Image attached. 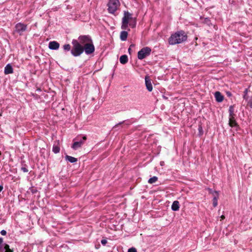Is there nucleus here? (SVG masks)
<instances>
[{
    "label": "nucleus",
    "mask_w": 252,
    "mask_h": 252,
    "mask_svg": "<svg viewBox=\"0 0 252 252\" xmlns=\"http://www.w3.org/2000/svg\"><path fill=\"white\" fill-rule=\"evenodd\" d=\"M188 36L186 32L182 30L177 31L172 34L168 39L170 45H175L181 43L187 40Z\"/></svg>",
    "instance_id": "f257e3e1"
},
{
    "label": "nucleus",
    "mask_w": 252,
    "mask_h": 252,
    "mask_svg": "<svg viewBox=\"0 0 252 252\" xmlns=\"http://www.w3.org/2000/svg\"><path fill=\"white\" fill-rule=\"evenodd\" d=\"M72 47L71 50V54L74 57L80 56L83 53V46L77 39H73L71 42Z\"/></svg>",
    "instance_id": "f03ea898"
},
{
    "label": "nucleus",
    "mask_w": 252,
    "mask_h": 252,
    "mask_svg": "<svg viewBox=\"0 0 252 252\" xmlns=\"http://www.w3.org/2000/svg\"><path fill=\"white\" fill-rule=\"evenodd\" d=\"M120 5L119 0H109L107 6L108 11L110 13L114 14Z\"/></svg>",
    "instance_id": "7ed1b4c3"
},
{
    "label": "nucleus",
    "mask_w": 252,
    "mask_h": 252,
    "mask_svg": "<svg viewBox=\"0 0 252 252\" xmlns=\"http://www.w3.org/2000/svg\"><path fill=\"white\" fill-rule=\"evenodd\" d=\"M152 50L149 47H145L142 48L137 54L138 59L143 60L146 57L149 56L151 53Z\"/></svg>",
    "instance_id": "20e7f679"
},
{
    "label": "nucleus",
    "mask_w": 252,
    "mask_h": 252,
    "mask_svg": "<svg viewBox=\"0 0 252 252\" xmlns=\"http://www.w3.org/2000/svg\"><path fill=\"white\" fill-rule=\"evenodd\" d=\"M77 40L83 46H85L86 44H89L93 42L91 36L88 35H80L79 36Z\"/></svg>",
    "instance_id": "39448f33"
},
{
    "label": "nucleus",
    "mask_w": 252,
    "mask_h": 252,
    "mask_svg": "<svg viewBox=\"0 0 252 252\" xmlns=\"http://www.w3.org/2000/svg\"><path fill=\"white\" fill-rule=\"evenodd\" d=\"M15 32L22 35L24 32L27 31V25L22 23H18L15 25Z\"/></svg>",
    "instance_id": "423d86ee"
},
{
    "label": "nucleus",
    "mask_w": 252,
    "mask_h": 252,
    "mask_svg": "<svg viewBox=\"0 0 252 252\" xmlns=\"http://www.w3.org/2000/svg\"><path fill=\"white\" fill-rule=\"evenodd\" d=\"M83 52L85 51L87 55L92 54L94 52L95 48L93 42L86 46H83Z\"/></svg>",
    "instance_id": "0eeeda50"
},
{
    "label": "nucleus",
    "mask_w": 252,
    "mask_h": 252,
    "mask_svg": "<svg viewBox=\"0 0 252 252\" xmlns=\"http://www.w3.org/2000/svg\"><path fill=\"white\" fill-rule=\"evenodd\" d=\"M86 137L84 136L83 137L82 140L74 142L71 146L72 148L76 150L78 148L81 147V146L83 145L84 141L86 140Z\"/></svg>",
    "instance_id": "6e6552de"
},
{
    "label": "nucleus",
    "mask_w": 252,
    "mask_h": 252,
    "mask_svg": "<svg viewBox=\"0 0 252 252\" xmlns=\"http://www.w3.org/2000/svg\"><path fill=\"white\" fill-rule=\"evenodd\" d=\"M210 193H212L214 198L213 199V205L214 207H216L218 205V192L217 191H213L211 189H209Z\"/></svg>",
    "instance_id": "1a4fd4ad"
},
{
    "label": "nucleus",
    "mask_w": 252,
    "mask_h": 252,
    "mask_svg": "<svg viewBox=\"0 0 252 252\" xmlns=\"http://www.w3.org/2000/svg\"><path fill=\"white\" fill-rule=\"evenodd\" d=\"M145 80L147 89L149 92H151L153 90V86L149 77L146 76L145 78Z\"/></svg>",
    "instance_id": "9d476101"
},
{
    "label": "nucleus",
    "mask_w": 252,
    "mask_h": 252,
    "mask_svg": "<svg viewBox=\"0 0 252 252\" xmlns=\"http://www.w3.org/2000/svg\"><path fill=\"white\" fill-rule=\"evenodd\" d=\"M48 47L51 50H57L59 48L60 44L55 41H51L49 43Z\"/></svg>",
    "instance_id": "9b49d317"
},
{
    "label": "nucleus",
    "mask_w": 252,
    "mask_h": 252,
    "mask_svg": "<svg viewBox=\"0 0 252 252\" xmlns=\"http://www.w3.org/2000/svg\"><path fill=\"white\" fill-rule=\"evenodd\" d=\"M124 17L122 18V21H124L125 19L128 23L131 20H132L134 18L132 17V14L128 11H124Z\"/></svg>",
    "instance_id": "f8f14e48"
},
{
    "label": "nucleus",
    "mask_w": 252,
    "mask_h": 252,
    "mask_svg": "<svg viewBox=\"0 0 252 252\" xmlns=\"http://www.w3.org/2000/svg\"><path fill=\"white\" fill-rule=\"evenodd\" d=\"M214 95H215L216 100L218 102H221L224 99V96L219 91L215 92Z\"/></svg>",
    "instance_id": "ddd939ff"
},
{
    "label": "nucleus",
    "mask_w": 252,
    "mask_h": 252,
    "mask_svg": "<svg viewBox=\"0 0 252 252\" xmlns=\"http://www.w3.org/2000/svg\"><path fill=\"white\" fill-rule=\"evenodd\" d=\"M4 72L5 74H11L13 72V69L12 65L8 63L4 67Z\"/></svg>",
    "instance_id": "4468645a"
},
{
    "label": "nucleus",
    "mask_w": 252,
    "mask_h": 252,
    "mask_svg": "<svg viewBox=\"0 0 252 252\" xmlns=\"http://www.w3.org/2000/svg\"><path fill=\"white\" fill-rule=\"evenodd\" d=\"M229 125L231 127H239V126L238 125L235 119V117H233V118L231 117H229Z\"/></svg>",
    "instance_id": "2eb2a0df"
},
{
    "label": "nucleus",
    "mask_w": 252,
    "mask_h": 252,
    "mask_svg": "<svg viewBox=\"0 0 252 252\" xmlns=\"http://www.w3.org/2000/svg\"><path fill=\"white\" fill-rule=\"evenodd\" d=\"M180 208L179 202L178 201H174L171 206V209L174 211L179 210Z\"/></svg>",
    "instance_id": "dca6fc26"
},
{
    "label": "nucleus",
    "mask_w": 252,
    "mask_h": 252,
    "mask_svg": "<svg viewBox=\"0 0 252 252\" xmlns=\"http://www.w3.org/2000/svg\"><path fill=\"white\" fill-rule=\"evenodd\" d=\"M128 33L125 31H123L120 33V39L122 41H126L127 39Z\"/></svg>",
    "instance_id": "f3484780"
},
{
    "label": "nucleus",
    "mask_w": 252,
    "mask_h": 252,
    "mask_svg": "<svg viewBox=\"0 0 252 252\" xmlns=\"http://www.w3.org/2000/svg\"><path fill=\"white\" fill-rule=\"evenodd\" d=\"M120 62L123 64H125L127 63L128 62L127 56L126 55L121 56L120 58Z\"/></svg>",
    "instance_id": "a211bd4d"
},
{
    "label": "nucleus",
    "mask_w": 252,
    "mask_h": 252,
    "mask_svg": "<svg viewBox=\"0 0 252 252\" xmlns=\"http://www.w3.org/2000/svg\"><path fill=\"white\" fill-rule=\"evenodd\" d=\"M229 116L233 118V117H235L234 114V105H231L229 107Z\"/></svg>",
    "instance_id": "6ab92c4d"
},
{
    "label": "nucleus",
    "mask_w": 252,
    "mask_h": 252,
    "mask_svg": "<svg viewBox=\"0 0 252 252\" xmlns=\"http://www.w3.org/2000/svg\"><path fill=\"white\" fill-rule=\"evenodd\" d=\"M65 158L66 160H68L71 163H74L77 160L76 158L68 155L65 156Z\"/></svg>",
    "instance_id": "aec40b11"
},
{
    "label": "nucleus",
    "mask_w": 252,
    "mask_h": 252,
    "mask_svg": "<svg viewBox=\"0 0 252 252\" xmlns=\"http://www.w3.org/2000/svg\"><path fill=\"white\" fill-rule=\"evenodd\" d=\"M128 23L126 22V20L125 19L124 21H122V24L121 26V29L123 30H126L128 27Z\"/></svg>",
    "instance_id": "412c9836"
},
{
    "label": "nucleus",
    "mask_w": 252,
    "mask_h": 252,
    "mask_svg": "<svg viewBox=\"0 0 252 252\" xmlns=\"http://www.w3.org/2000/svg\"><path fill=\"white\" fill-rule=\"evenodd\" d=\"M52 150L55 154H57L60 152V148L58 145L54 144L53 146Z\"/></svg>",
    "instance_id": "4be33fe9"
},
{
    "label": "nucleus",
    "mask_w": 252,
    "mask_h": 252,
    "mask_svg": "<svg viewBox=\"0 0 252 252\" xmlns=\"http://www.w3.org/2000/svg\"><path fill=\"white\" fill-rule=\"evenodd\" d=\"M128 24L132 28L135 27L136 25V18H134L132 20L130 21V22H129Z\"/></svg>",
    "instance_id": "5701e85b"
},
{
    "label": "nucleus",
    "mask_w": 252,
    "mask_h": 252,
    "mask_svg": "<svg viewBox=\"0 0 252 252\" xmlns=\"http://www.w3.org/2000/svg\"><path fill=\"white\" fill-rule=\"evenodd\" d=\"M3 249L5 250V252H13V250L9 248V246L6 243L3 244Z\"/></svg>",
    "instance_id": "b1692460"
},
{
    "label": "nucleus",
    "mask_w": 252,
    "mask_h": 252,
    "mask_svg": "<svg viewBox=\"0 0 252 252\" xmlns=\"http://www.w3.org/2000/svg\"><path fill=\"white\" fill-rule=\"evenodd\" d=\"M63 50L66 52H68L69 51H71V46L69 44H64V45H63Z\"/></svg>",
    "instance_id": "393cba45"
},
{
    "label": "nucleus",
    "mask_w": 252,
    "mask_h": 252,
    "mask_svg": "<svg viewBox=\"0 0 252 252\" xmlns=\"http://www.w3.org/2000/svg\"><path fill=\"white\" fill-rule=\"evenodd\" d=\"M157 180L158 177L156 176H154L149 179L148 183L149 184H153L155 183Z\"/></svg>",
    "instance_id": "a878e982"
},
{
    "label": "nucleus",
    "mask_w": 252,
    "mask_h": 252,
    "mask_svg": "<svg viewBox=\"0 0 252 252\" xmlns=\"http://www.w3.org/2000/svg\"><path fill=\"white\" fill-rule=\"evenodd\" d=\"M122 124H124V125H129V124L128 123V122L127 121H123L122 122H120L119 124L116 125L113 127V128L114 129L116 128L118 126L121 125Z\"/></svg>",
    "instance_id": "bb28decb"
},
{
    "label": "nucleus",
    "mask_w": 252,
    "mask_h": 252,
    "mask_svg": "<svg viewBox=\"0 0 252 252\" xmlns=\"http://www.w3.org/2000/svg\"><path fill=\"white\" fill-rule=\"evenodd\" d=\"M248 89H246L244 92V95H243V98L245 100H248Z\"/></svg>",
    "instance_id": "cd10ccee"
},
{
    "label": "nucleus",
    "mask_w": 252,
    "mask_h": 252,
    "mask_svg": "<svg viewBox=\"0 0 252 252\" xmlns=\"http://www.w3.org/2000/svg\"><path fill=\"white\" fill-rule=\"evenodd\" d=\"M127 252H137V251L135 248H131L128 250Z\"/></svg>",
    "instance_id": "c85d7f7f"
},
{
    "label": "nucleus",
    "mask_w": 252,
    "mask_h": 252,
    "mask_svg": "<svg viewBox=\"0 0 252 252\" xmlns=\"http://www.w3.org/2000/svg\"><path fill=\"white\" fill-rule=\"evenodd\" d=\"M198 130L200 133V135H202L203 134V129L202 127L201 126H200L198 127Z\"/></svg>",
    "instance_id": "c756f323"
},
{
    "label": "nucleus",
    "mask_w": 252,
    "mask_h": 252,
    "mask_svg": "<svg viewBox=\"0 0 252 252\" xmlns=\"http://www.w3.org/2000/svg\"><path fill=\"white\" fill-rule=\"evenodd\" d=\"M107 243V240L106 239H102L101 240V243L102 244V245H105L106 244V243Z\"/></svg>",
    "instance_id": "7c9ffc66"
},
{
    "label": "nucleus",
    "mask_w": 252,
    "mask_h": 252,
    "mask_svg": "<svg viewBox=\"0 0 252 252\" xmlns=\"http://www.w3.org/2000/svg\"><path fill=\"white\" fill-rule=\"evenodd\" d=\"M21 170H22L24 172H28V169L25 167H22L21 168Z\"/></svg>",
    "instance_id": "2f4dec72"
},
{
    "label": "nucleus",
    "mask_w": 252,
    "mask_h": 252,
    "mask_svg": "<svg viewBox=\"0 0 252 252\" xmlns=\"http://www.w3.org/2000/svg\"><path fill=\"white\" fill-rule=\"evenodd\" d=\"M0 234L2 235H5L6 234V231L5 230H2L1 231H0Z\"/></svg>",
    "instance_id": "473e14b6"
},
{
    "label": "nucleus",
    "mask_w": 252,
    "mask_h": 252,
    "mask_svg": "<svg viewBox=\"0 0 252 252\" xmlns=\"http://www.w3.org/2000/svg\"><path fill=\"white\" fill-rule=\"evenodd\" d=\"M134 47V44H131L128 49V51L129 52V53H130V50H131V48L132 47Z\"/></svg>",
    "instance_id": "72a5a7b5"
},
{
    "label": "nucleus",
    "mask_w": 252,
    "mask_h": 252,
    "mask_svg": "<svg viewBox=\"0 0 252 252\" xmlns=\"http://www.w3.org/2000/svg\"><path fill=\"white\" fill-rule=\"evenodd\" d=\"M4 251V249H3V244H2L0 246V252H3Z\"/></svg>",
    "instance_id": "f704fd0d"
},
{
    "label": "nucleus",
    "mask_w": 252,
    "mask_h": 252,
    "mask_svg": "<svg viewBox=\"0 0 252 252\" xmlns=\"http://www.w3.org/2000/svg\"><path fill=\"white\" fill-rule=\"evenodd\" d=\"M226 94L228 96H231L232 95V94L230 92H227Z\"/></svg>",
    "instance_id": "c9c22d12"
},
{
    "label": "nucleus",
    "mask_w": 252,
    "mask_h": 252,
    "mask_svg": "<svg viewBox=\"0 0 252 252\" xmlns=\"http://www.w3.org/2000/svg\"><path fill=\"white\" fill-rule=\"evenodd\" d=\"M31 191L32 193H35L37 192V190L36 189H32Z\"/></svg>",
    "instance_id": "e433bc0d"
},
{
    "label": "nucleus",
    "mask_w": 252,
    "mask_h": 252,
    "mask_svg": "<svg viewBox=\"0 0 252 252\" xmlns=\"http://www.w3.org/2000/svg\"><path fill=\"white\" fill-rule=\"evenodd\" d=\"M3 243V238H0V246Z\"/></svg>",
    "instance_id": "4c0bfd02"
},
{
    "label": "nucleus",
    "mask_w": 252,
    "mask_h": 252,
    "mask_svg": "<svg viewBox=\"0 0 252 252\" xmlns=\"http://www.w3.org/2000/svg\"><path fill=\"white\" fill-rule=\"evenodd\" d=\"M3 189V186L1 185H0V192L2 191Z\"/></svg>",
    "instance_id": "58836bf2"
},
{
    "label": "nucleus",
    "mask_w": 252,
    "mask_h": 252,
    "mask_svg": "<svg viewBox=\"0 0 252 252\" xmlns=\"http://www.w3.org/2000/svg\"><path fill=\"white\" fill-rule=\"evenodd\" d=\"M220 218H221V220H223V219H224L225 217H224L223 215H222V216L220 217Z\"/></svg>",
    "instance_id": "ea45409f"
},
{
    "label": "nucleus",
    "mask_w": 252,
    "mask_h": 252,
    "mask_svg": "<svg viewBox=\"0 0 252 252\" xmlns=\"http://www.w3.org/2000/svg\"><path fill=\"white\" fill-rule=\"evenodd\" d=\"M251 107H252V104L251 105Z\"/></svg>",
    "instance_id": "a19ab883"
}]
</instances>
